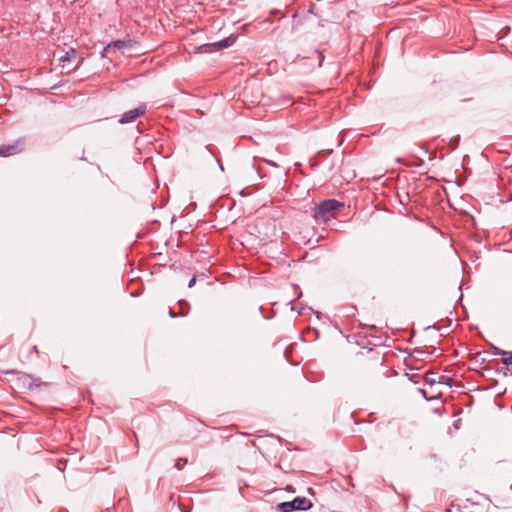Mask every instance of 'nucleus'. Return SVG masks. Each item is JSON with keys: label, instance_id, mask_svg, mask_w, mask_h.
I'll list each match as a JSON object with an SVG mask.
<instances>
[{"label": "nucleus", "instance_id": "6ab92c4d", "mask_svg": "<svg viewBox=\"0 0 512 512\" xmlns=\"http://www.w3.org/2000/svg\"><path fill=\"white\" fill-rule=\"evenodd\" d=\"M32 350H33V352L38 353V349H37V347H36V346H33V347H32Z\"/></svg>", "mask_w": 512, "mask_h": 512}, {"label": "nucleus", "instance_id": "7ed1b4c3", "mask_svg": "<svg viewBox=\"0 0 512 512\" xmlns=\"http://www.w3.org/2000/svg\"><path fill=\"white\" fill-rule=\"evenodd\" d=\"M313 506L312 502L305 497H296L292 501L277 504L280 512L307 511Z\"/></svg>", "mask_w": 512, "mask_h": 512}, {"label": "nucleus", "instance_id": "ddd939ff", "mask_svg": "<svg viewBox=\"0 0 512 512\" xmlns=\"http://www.w3.org/2000/svg\"><path fill=\"white\" fill-rule=\"evenodd\" d=\"M316 53H317L318 58H319V66H321V65H322V62H323V60H324V55L322 54V52H320V51H318V50L316 51Z\"/></svg>", "mask_w": 512, "mask_h": 512}, {"label": "nucleus", "instance_id": "4468645a", "mask_svg": "<svg viewBox=\"0 0 512 512\" xmlns=\"http://www.w3.org/2000/svg\"><path fill=\"white\" fill-rule=\"evenodd\" d=\"M196 283V278L195 277H192L188 283V287L189 288H192Z\"/></svg>", "mask_w": 512, "mask_h": 512}, {"label": "nucleus", "instance_id": "f3484780", "mask_svg": "<svg viewBox=\"0 0 512 512\" xmlns=\"http://www.w3.org/2000/svg\"><path fill=\"white\" fill-rule=\"evenodd\" d=\"M270 13H271V15H277L278 13H280V11L279 10H272Z\"/></svg>", "mask_w": 512, "mask_h": 512}, {"label": "nucleus", "instance_id": "20e7f679", "mask_svg": "<svg viewBox=\"0 0 512 512\" xmlns=\"http://www.w3.org/2000/svg\"><path fill=\"white\" fill-rule=\"evenodd\" d=\"M25 138H20L10 144L0 146V157H8L21 153L25 149Z\"/></svg>", "mask_w": 512, "mask_h": 512}, {"label": "nucleus", "instance_id": "a211bd4d", "mask_svg": "<svg viewBox=\"0 0 512 512\" xmlns=\"http://www.w3.org/2000/svg\"><path fill=\"white\" fill-rule=\"evenodd\" d=\"M420 391H421V393L423 394V396H424V397H425V398L427 399L428 397H427V395H426V392H425V390H423V389H420Z\"/></svg>", "mask_w": 512, "mask_h": 512}, {"label": "nucleus", "instance_id": "2eb2a0df", "mask_svg": "<svg viewBox=\"0 0 512 512\" xmlns=\"http://www.w3.org/2000/svg\"><path fill=\"white\" fill-rule=\"evenodd\" d=\"M169 316L171 318H175V317L179 316V314H178V312L176 313V312L173 311V309L170 308L169 309Z\"/></svg>", "mask_w": 512, "mask_h": 512}, {"label": "nucleus", "instance_id": "6e6552de", "mask_svg": "<svg viewBox=\"0 0 512 512\" xmlns=\"http://www.w3.org/2000/svg\"><path fill=\"white\" fill-rule=\"evenodd\" d=\"M230 44H231V42H230L229 38H226V39L214 42V43L204 44L200 47V49H203L204 52H211L212 51L211 48H214L215 50H220L222 48H226V47L230 46Z\"/></svg>", "mask_w": 512, "mask_h": 512}, {"label": "nucleus", "instance_id": "f03ea898", "mask_svg": "<svg viewBox=\"0 0 512 512\" xmlns=\"http://www.w3.org/2000/svg\"><path fill=\"white\" fill-rule=\"evenodd\" d=\"M344 208V202L326 199L314 205L312 217L317 224H327L330 220L336 219Z\"/></svg>", "mask_w": 512, "mask_h": 512}, {"label": "nucleus", "instance_id": "dca6fc26", "mask_svg": "<svg viewBox=\"0 0 512 512\" xmlns=\"http://www.w3.org/2000/svg\"><path fill=\"white\" fill-rule=\"evenodd\" d=\"M406 375H407V376L409 377V379H410L411 381H413L414 383H417V382H418V380H416V379H415V376H416L415 374H411V375H410L409 373H406Z\"/></svg>", "mask_w": 512, "mask_h": 512}, {"label": "nucleus", "instance_id": "9d476101", "mask_svg": "<svg viewBox=\"0 0 512 512\" xmlns=\"http://www.w3.org/2000/svg\"><path fill=\"white\" fill-rule=\"evenodd\" d=\"M76 56H77L76 51H75L74 49H70V51H67V52L65 53V55H63V56H61V57L59 58V60H60V61H62V62L70 61V60H72V59H75V58H76Z\"/></svg>", "mask_w": 512, "mask_h": 512}, {"label": "nucleus", "instance_id": "f8f14e48", "mask_svg": "<svg viewBox=\"0 0 512 512\" xmlns=\"http://www.w3.org/2000/svg\"><path fill=\"white\" fill-rule=\"evenodd\" d=\"M179 462H183L184 464L187 463V459L186 458H179L176 463H175V468L178 469V470H182L183 466L182 465H179Z\"/></svg>", "mask_w": 512, "mask_h": 512}, {"label": "nucleus", "instance_id": "9b49d317", "mask_svg": "<svg viewBox=\"0 0 512 512\" xmlns=\"http://www.w3.org/2000/svg\"><path fill=\"white\" fill-rule=\"evenodd\" d=\"M434 376H435V374H434V373H432V372L426 373V374L424 375V381H425V383L430 384V385L435 384L437 381H436V379H435V377H434Z\"/></svg>", "mask_w": 512, "mask_h": 512}, {"label": "nucleus", "instance_id": "0eeeda50", "mask_svg": "<svg viewBox=\"0 0 512 512\" xmlns=\"http://www.w3.org/2000/svg\"><path fill=\"white\" fill-rule=\"evenodd\" d=\"M23 384L30 390L51 386V383L43 382L39 378H35L28 374L23 375Z\"/></svg>", "mask_w": 512, "mask_h": 512}, {"label": "nucleus", "instance_id": "39448f33", "mask_svg": "<svg viewBox=\"0 0 512 512\" xmlns=\"http://www.w3.org/2000/svg\"><path fill=\"white\" fill-rule=\"evenodd\" d=\"M136 41L133 39L127 37L126 39L122 40H115L111 41L106 45V47L103 49L102 57H105L106 54L110 53L112 50L118 49H131L135 46Z\"/></svg>", "mask_w": 512, "mask_h": 512}, {"label": "nucleus", "instance_id": "1a4fd4ad", "mask_svg": "<svg viewBox=\"0 0 512 512\" xmlns=\"http://www.w3.org/2000/svg\"><path fill=\"white\" fill-rule=\"evenodd\" d=\"M178 305H179L178 314L180 316H186L189 312V303L185 300H180V301H178Z\"/></svg>", "mask_w": 512, "mask_h": 512}, {"label": "nucleus", "instance_id": "f257e3e1", "mask_svg": "<svg viewBox=\"0 0 512 512\" xmlns=\"http://www.w3.org/2000/svg\"><path fill=\"white\" fill-rule=\"evenodd\" d=\"M355 366L358 374L367 381L386 376L384 354L379 348H368L356 354Z\"/></svg>", "mask_w": 512, "mask_h": 512}, {"label": "nucleus", "instance_id": "423d86ee", "mask_svg": "<svg viewBox=\"0 0 512 512\" xmlns=\"http://www.w3.org/2000/svg\"><path fill=\"white\" fill-rule=\"evenodd\" d=\"M146 110H147V106L146 104H140L138 107H136L135 109H132V110H129L127 112H125L120 120H119V123L121 124H128V123H132L134 122L137 118H139L140 116L144 115L146 113Z\"/></svg>", "mask_w": 512, "mask_h": 512}]
</instances>
